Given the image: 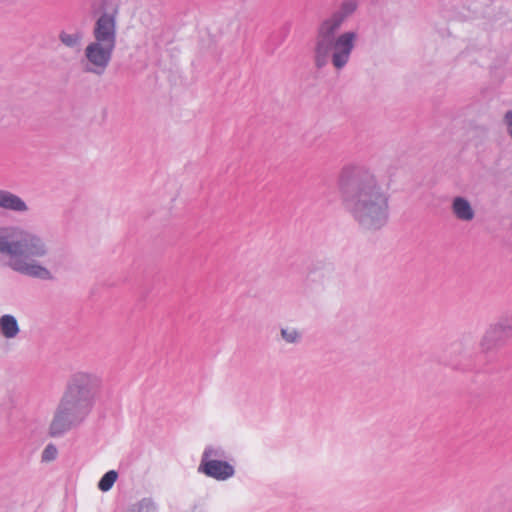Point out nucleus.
Listing matches in <instances>:
<instances>
[{
    "label": "nucleus",
    "mask_w": 512,
    "mask_h": 512,
    "mask_svg": "<svg viewBox=\"0 0 512 512\" xmlns=\"http://www.w3.org/2000/svg\"><path fill=\"white\" fill-rule=\"evenodd\" d=\"M209 456L210 453L205 451L199 466V471L218 480H224L233 475L234 470L231 465L223 461L209 460Z\"/></svg>",
    "instance_id": "nucleus-6"
},
{
    "label": "nucleus",
    "mask_w": 512,
    "mask_h": 512,
    "mask_svg": "<svg viewBox=\"0 0 512 512\" xmlns=\"http://www.w3.org/2000/svg\"><path fill=\"white\" fill-rule=\"evenodd\" d=\"M357 8L354 1H344L338 11L325 19L319 26L315 43V65H326L329 57L336 69L343 68L349 61L357 41V33L347 31L336 35L346 18Z\"/></svg>",
    "instance_id": "nucleus-1"
},
{
    "label": "nucleus",
    "mask_w": 512,
    "mask_h": 512,
    "mask_svg": "<svg viewBox=\"0 0 512 512\" xmlns=\"http://www.w3.org/2000/svg\"><path fill=\"white\" fill-rule=\"evenodd\" d=\"M506 120L509 127L510 134L512 136V112H508L506 114Z\"/></svg>",
    "instance_id": "nucleus-17"
},
{
    "label": "nucleus",
    "mask_w": 512,
    "mask_h": 512,
    "mask_svg": "<svg viewBox=\"0 0 512 512\" xmlns=\"http://www.w3.org/2000/svg\"><path fill=\"white\" fill-rule=\"evenodd\" d=\"M0 207L14 211H25L26 204L18 196L8 191L0 190Z\"/></svg>",
    "instance_id": "nucleus-8"
},
{
    "label": "nucleus",
    "mask_w": 512,
    "mask_h": 512,
    "mask_svg": "<svg viewBox=\"0 0 512 512\" xmlns=\"http://www.w3.org/2000/svg\"><path fill=\"white\" fill-rule=\"evenodd\" d=\"M0 253L10 256L9 266L19 273L40 279L51 278L50 272L32 259L46 253L44 244L34 235L25 233L17 238L0 229Z\"/></svg>",
    "instance_id": "nucleus-2"
},
{
    "label": "nucleus",
    "mask_w": 512,
    "mask_h": 512,
    "mask_svg": "<svg viewBox=\"0 0 512 512\" xmlns=\"http://www.w3.org/2000/svg\"><path fill=\"white\" fill-rule=\"evenodd\" d=\"M281 333L287 342H294L298 338V333L294 329H282Z\"/></svg>",
    "instance_id": "nucleus-16"
},
{
    "label": "nucleus",
    "mask_w": 512,
    "mask_h": 512,
    "mask_svg": "<svg viewBox=\"0 0 512 512\" xmlns=\"http://www.w3.org/2000/svg\"><path fill=\"white\" fill-rule=\"evenodd\" d=\"M59 37H60L61 42L68 47H75V46L79 45V43L82 40V34L79 32H76L74 34H69L67 32H61Z\"/></svg>",
    "instance_id": "nucleus-13"
},
{
    "label": "nucleus",
    "mask_w": 512,
    "mask_h": 512,
    "mask_svg": "<svg viewBox=\"0 0 512 512\" xmlns=\"http://www.w3.org/2000/svg\"><path fill=\"white\" fill-rule=\"evenodd\" d=\"M453 211L455 215L461 220L469 221L474 217V212L469 202L460 197L454 200Z\"/></svg>",
    "instance_id": "nucleus-9"
},
{
    "label": "nucleus",
    "mask_w": 512,
    "mask_h": 512,
    "mask_svg": "<svg viewBox=\"0 0 512 512\" xmlns=\"http://www.w3.org/2000/svg\"><path fill=\"white\" fill-rule=\"evenodd\" d=\"M117 477H118V474L116 471H114V470L108 471L100 479V481L98 483V488L103 492L110 490L112 488V486L114 485V483L116 482Z\"/></svg>",
    "instance_id": "nucleus-12"
},
{
    "label": "nucleus",
    "mask_w": 512,
    "mask_h": 512,
    "mask_svg": "<svg viewBox=\"0 0 512 512\" xmlns=\"http://www.w3.org/2000/svg\"><path fill=\"white\" fill-rule=\"evenodd\" d=\"M127 512H155V507L151 502L141 501L130 508Z\"/></svg>",
    "instance_id": "nucleus-14"
},
{
    "label": "nucleus",
    "mask_w": 512,
    "mask_h": 512,
    "mask_svg": "<svg viewBox=\"0 0 512 512\" xmlns=\"http://www.w3.org/2000/svg\"><path fill=\"white\" fill-rule=\"evenodd\" d=\"M0 330L4 337L14 338L19 332L17 320L11 315H3L0 318Z\"/></svg>",
    "instance_id": "nucleus-10"
},
{
    "label": "nucleus",
    "mask_w": 512,
    "mask_h": 512,
    "mask_svg": "<svg viewBox=\"0 0 512 512\" xmlns=\"http://www.w3.org/2000/svg\"><path fill=\"white\" fill-rule=\"evenodd\" d=\"M115 46L97 41L91 42L85 50L89 63L93 66V72L102 73L108 66Z\"/></svg>",
    "instance_id": "nucleus-5"
},
{
    "label": "nucleus",
    "mask_w": 512,
    "mask_h": 512,
    "mask_svg": "<svg viewBox=\"0 0 512 512\" xmlns=\"http://www.w3.org/2000/svg\"><path fill=\"white\" fill-rule=\"evenodd\" d=\"M505 335V326L502 323H497L491 326L486 331L483 345L486 346V348H490L492 342L496 343L497 341L501 340Z\"/></svg>",
    "instance_id": "nucleus-11"
},
{
    "label": "nucleus",
    "mask_w": 512,
    "mask_h": 512,
    "mask_svg": "<svg viewBox=\"0 0 512 512\" xmlns=\"http://www.w3.org/2000/svg\"><path fill=\"white\" fill-rule=\"evenodd\" d=\"M94 41L106 43L115 46L116 44V27L115 18L112 15H102L94 27Z\"/></svg>",
    "instance_id": "nucleus-7"
},
{
    "label": "nucleus",
    "mask_w": 512,
    "mask_h": 512,
    "mask_svg": "<svg viewBox=\"0 0 512 512\" xmlns=\"http://www.w3.org/2000/svg\"><path fill=\"white\" fill-rule=\"evenodd\" d=\"M89 378L80 375L69 385L50 426V434L57 436L79 422L90 406Z\"/></svg>",
    "instance_id": "nucleus-3"
},
{
    "label": "nucleus",
    "mask_w": 512,
    "mask_h": 512,
    "mask_svg": "<svg viewBox=\"0 0 512 512\" xmlns=\"http://www.w3.org/2000/svg\"><path fill=\"white\" fill-rule=\"evenodd\" d=\"M352 205L356 217L362 222L377 225L387 219L388 198L373 180L359 187Z\"/></svg>",
    "instance_id": "nucleus-4"
},
{
    "label": "nucleus",
    "mask_w": 512,
    "mask_h": 512,
    "mask_svg": "<svg viewBox=\"0 0 512 512\" xmlns=\"http://www.w3.org/2000/svg\"><path fill=\"white\" fill-rule=\"evenodd\" d=\"M57 453H58L57 448L54 445L49 444L46 446V448L43 451L42 459H43V461H46V462L52 461L56 458Z\"/></svg>",
    "instance_id": "nucleus-15"
}]
</instances>
